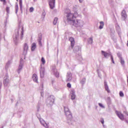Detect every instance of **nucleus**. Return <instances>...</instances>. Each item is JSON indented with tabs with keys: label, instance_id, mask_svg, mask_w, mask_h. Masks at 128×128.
Here are the masks:
<instances>
[{
	"label": "nucleus",
	"instance_id": "f257e3e1",
	"mask_svg": "<svg viewBox=\"0 0 128 128\" xmlns=\"http://www.w3.org/2000/svg\"><path fill=\"white\" fill-rule=\"evenodd\" d=\"M20 39L22 40L24 38V27H22L21 28L16 30L15 33L13 35V40L15 44L18 42V38H20Z\"/></svg>",
	"mask_w": 128,
	"mask_h": 128
},
{
	"label": "nucleus",
	"instance_id": "f03ea898",
	"mask_svg": "<svg viewBox=\"0 0 128 128\" xmlns=\"http://www.w3.org/2000/svg\"><path fill=\"white\" fill-rule=\"evenodd\" d=\"M64 112L66 116L68 124L70 125L72 124L74 122V120H72V112L70 110L68 106H64Z\"/></svg>",
	"mask_w": 128,
	"mask_h": 128
},
{
	"label": "nucleus",
	"instance_id": "7ed1b4c3",
	"mask_svg": "<svg viewBox=\"0 0 128 128\" xmlns=\"http://www.w3.org/2000/svg\"><path fill=\"white\" fill-rule=\"evenodd\" d=\"M78 16V14L77 12H69L66 14V18L68 22H72V24L74 21V18H76Z\"/></svg>",
	"mask_w": 128,
	"mask_h": 128
},
{
	"label": "nucleus",
	"instance_id": "20e7f679",
	"mask_svg": "<svg viewBox=\"0 0 128 128\" xmlns=\"http://www.w3.org/2000/svg\"><path fill=\"white\" fill-rule=\"evenodd\" d=\"M72 24L76 28H82L84 26V22L82 20L76 19L73 21Z\"/></svg>",
	"mask_w": 128,
	"mask_h": 128
},
{
	"label": "nucleus",
	"instance_id": "39448f33",
	"mask_svg": "<svg viewBox=\"0 0 128 128\" xmlns=\"http://www.w3.org/2000/svg\"><path fill=\"white\" fill-rule=\"evenodd\" d=\"M37 118L40 120V122L42 126H44V128H49L50 125H49L48 122L44 121V119L40 118V117L38 116V114H37Z\"/></svg>",
	"mask_w": 128,
	"mask_h": 128
},
{
	"label": "nucleus",
	"instance_id": "423d86ee",
	"mask_svg": "<svg viewBox=\"0 0 128 128\" xmlns=\"http://www.w3.org/2000/svg\"><path fill=\"white\" fill-rule=\"evenodd\" d=\"M24 60L21 59L20 60V63L19 64L18 69L17 70L18 74H20V72H22V68H24Z\"/></svg>",
	"mask_w": 128,
	"mask_h": 128
},
{
	"label": "nucleus",
	"instance_id": "0eeeda50",
	"mask_svg": "<svg viewBox=\"0 0 128 128\" xmlns=\"http://www.w3.org/2000/svg\"><path fill=\"white\" fill-rule=\"evenodd\" d=\"M52 74L55 76L56 78H58V76H60V73L58 72V70H56V66H54L52 68Z\"/></svg>",
	"mask_w": 128,
	"mask_h": 128
},
{
	"label": "nucleus",
	"instance_id": "6e6552de",
	"mask_svg": "<svg viewBox=\"0 0 128 128\" xmlns=\"http://www.w3.org/2000/svg\"><path fill=\"white\" fill-rule=\"evenodd\" d=\"M102 54L104 56V58H108V56H110L111 60H112V64H114V58L112 57V56L110 52L108 53L104 51H102Z\"/></svg>",
	"mask_w": 128,
	"mask_h": 128
},
{
	"label": "nucleus",
	"instance_id": "1a4fd4ad",
	"mask_svg": "<svg viewBox=\"0 0 128 128\" xmlns=\"http://www.w3.org/2000/svg\"><path fill=\"white\" fill-rule=\"evenodd\" d=\"M47 102L48 104H50V106H52L54 102V96H50L47 100Z\"/></svg>",
	"mask_w": 128,
	"mask_h": 128
},
{
	"label": "nucleus",
	"instance_id": "9d476101",
	"mask_svg": "<svg viewBox=\"0 0 128 128\" xmlns=\"http://www.w3.org/2000/svg\"><path fill=\"white\" fill-rule=\"evenodd\" d=\"M72 80V74L70 72H68L66 76V82H70Z\"/></svg>",
	"mask_w": 128,
	"mask_h": 128
},
{
	"label": "nucleus",
	"instance_id": "9b49d317",
	"mask_svg": "<svg viewBox=\"0 0 128 128\" xmlns=\"http://www.w3.org/2000/svg\"><path fill=\"white\" fill-rule=\"evenodd\" d=\"M28 45L26 43L24 44V51L23 54L26 56L28 54Z\"/></svg>",
	"mask_w": 128,
	"mask_h": 128
},
{
	"label": "nucleus",
	"instance_id": "f8f14e48",
	"mask_svg": "<svg viewBox=\"0 0 128 128\" xmlns=\"http://www.w3.org/2000/svg\"><path fill=\"white\" fill-rule=\"evenodd\" d=\"M50 8L52 10L54 8L56 0H48Z\"/></svg>",
	"mask_w": 128,
	"mask_h": 128
},
{
	"label": "nucleus",
	"instance_id": "ddd939ff",
	"mask_svg": "<svg viewBox=\"0 0 128 128\" xmlns=\"http://www.w3.org/2000/svg\"><path fill=\"white\" fill-rule=\"evenodd\" d=\"M116 114H117L118 116L121 120H124V114H122L120 112H116Z\"/></svg>",
	"mask_w": 128,
	"mask_h": 128
},
{
	"label": "nucleus",
	"instance_id": "4468645a",
	"mask_svg": "<svg viewBox=\"0 0 128 128\" xmlns=\"http://www.w3.org/2000/svg\"><path fill=\"white\" fill-rule=\"evenodd\" d=\"M40 78H44V68L41 66L40 68Z\"/></svg>",
	"mask_w": 128,
	"mask_h": 128
},
{
	"label": "nucleus",
	"instance_id": "2eb2a0df",
	"mask_svg": "<svg viewBox=\"0 0 128 128\" xmlns=\"http://www.w3.org/2000/svg\"><path fill=\"white\" fill-rule=\"evenodd\" d=\"M121 16L122 20H126V18H128V16H126V10H123L122 11Z\"/></svg>",
	"mask_w": 128,
	"mask_h": 128
},
{
	"label": "nucleus",
	"instance_id": "dca6fc26",
	"mask_svg": "<svg viewBox=\"0 0 128 128\" xmlns=\"http://www.w3.org/2000/svg\"><path fill=\"white\" fill-rule=\"evenodd\" d=\"M69 40L71 43V47L72 48H74V44H75L74 38L70 37L69 38Z\"/></svg>",
	"mask_w": 128,
	"mask_h": 128
},
{
	"label": "nucleus",
	"instance_id": "f3484780",
	"mask_svg": "<svg viewBox=\"0 0 128 128\" xmlns=\"http://www.w3.org/2000/svg\"><path fill=\"white\" fill-rule=\"evenodd\" d=\"M4 86H8V76H6L4 77Z\"/></svg>",
	"mask_w": 128,
	"mask_h": 128
},
{
	"label": "nucleus",
	"instance_id": "a211bd4d",
	"mask_svg": "<svg viewBox=\"0 0 128 128\" xmlns=\"http://www.w3.org/2000/svg\"><path fill=\"white\" fill-rule=\"evenodd\" d=\"M76 92L74 91V90H72L71 91V98L72 100H76Z\"/></svg>",
	"mask_w": 128,
	"mask_h": 128
},
{
	"label": "nucleus",
	"instance_id": "6ab92c4d",
	"mask_svg": "<svg viewBox=\"0 0 128 128\" xmlns=\"http://www.w3.org/2000/svg\"><path fill=\"white\" fill-rule=\"evenodd\" d=\"M104 86L107 92H110V88H108V83H106V82L104 81Z\"/></svg>",
	"mask_w": 128,
	"mask_h": 128
},
{
	"label": "nucleus",
	"instance_id": "aec40b11",
	"mask_svg": "<svg viewBox=\"0 0 128 128\" xmlns=\"http://www.w3.org/2000/svg\"><path fill=\"white\" fill-rule=\"evenodd\" d=\"M32 78L35 82H38V75H36V74H34L32 75Z\"/></svg>",
	"mask_w": 128,
	"mask_h": 128
},
{
	"label": "nucleus",
	"instance_id": "412c9836",
	"mask_svg": "<svg viewBox=\"0 0 128 128\" xmlns=\"http://www.w3.org/2000/svg\"><path fill=\"white\" fill-rule=\"evenodd\" d=\"M36 48V43H33L32 44V47H31V50L32 52H34V50Z\"/></svg>",
	"mask_w": 128,
	"mask_h": 128
},
{
	"label": "nucleus",
	"instance_id": "4be33fe9",
	"mask_svg": "<svg viewBox=\"0 0 128 128\" xmlns=\"http://www.w3.org/2000/svg\"><path fill=\"white\" fill-rule=\"evenodd\" d=\"M80 47L78 46H76L75 48V49L74 50V52H78V56H79V58H82V56H80Z\"/></svg>",
	"mask_w": 128,
	"mask_h": 128
},
{
	"label": "nucleus",
	"instance_id": "5701e85b",
	"mask_svg": "<svg viewBox=\"0 0 128 128\" xmlns=\"http://www.w3.org/2000/svg\"><path fill=\"white\" fill-rule=\"evenodd\" d=\"M100 26H99V28L100 30H102V28H104V22H100Z\"/></svg>",
	"mask_w": 128,
	"mask_h": 128
},
{
	"label": "nucleus",
	"instance_id": "b1692460",
	"mask_svg": "<svg viewBox=\"0 0 128 128\" xmlns=\"http://www.w3.org/2000/svg\"><path fill=\"white\" fill-rule=\"evenodd\" d=\"M120 62L122 66H124V60L122 57H120Z\"/></svg>",
	"mask_w": 128,
	"mask_h": 128
},
{
	"label": "nucleus",
	"instance_id": "393cba45",
	"mask_svg": "<svg viewBox=\"0 0 128 128\" xmlns=\"http://www.w3.org/2000/svg\"><path fill=\"white\" fill-rule=\"evenodd\" d=\"M88 43L89 44H92L93 42L92 38H89L88 40Z\"/></svg>",
	"mask_w": 128,
	"mask_h": 128
},
{
	"label": "nucleus",
	"instance_id": "a878e982",
	"mask_svg": "<svg viewBox=\"0 0 128 128\" xmlns=\"http://www.w3.org/2000/svg\"><path fill=\"white\" fill-rule=\"evenodd\" d=\"M58 18H54L53 22V24H54V26H56V24H58Z\"/></svg>",
	"mask_w": 128,
	"mask_h": 128
},
{
	"label": "nucleus",
	"instance_id": "bb28decb",
	"mask_svg": "<svg viewBox=\"0 0 128 128\" xmlns=\"http://www.w3.org/2000/svg\"><path fill=\"white\" fill-rule=\"evenodd\" d=\"M42 36H40L38 38V44H39L40 46H42Z\"/></svg>",
	"mask_w": 128,
	"mask_h": 128
},
{
	"label": "nucleus",
	"instance_id": "cd10ccee",
	"mask_svg": "<svg viewBox=\"0 0 128 128\" xmlns=\"http://www.w3.org/2000/svg\"><path fill=\"white\" fill-rule=\"evenodd\" d=\"M10 64H12V62L10 61H8L7 64H6V68H8L9 66H10Z\"/></svg>",
	"mask_w": 128,
	"mask_h": 128
},
{
	"label": "nucleus",
	"instance_id": "c85d7f7f",
	"mask_svg": "<svg viewBox=\"0 0 128 128\" xmlns=\"http://www.w3.org/2000/svg\"><path fill=\"white\" fill-rule=\"evenodd\" d=\"M41 62L42 64H46V60H44V57L42 58Z\"/></svg>",
	"mask_w": 128,
	"mask_h": 128
},
{
	"label": "nucleus",
	"instance_id": "c756f323",
	"mask_svg": "<svg viewBox=\"0 0 128 128\" xmlns=\"http://www.w3.org/2000/svg\"><path fill=\"white\" fill-rule=\"evenodd\" d=\"M86 82V78H84L82 79V80L80 81V83L82 84H84V83Z\"/></svg>",
	"mask_w": 128,
	"mask_h": 128
},
{
	"label": "nucleus",
	"instance_id": "7c9ffc66",
	"mask_svg": "<svg viewBox=\"0 0 128 128\" xmlns=\"http://www.w3.org/2000/svg\"><path fill=\"white\" fill-rule=\"evenodd\" d=\"M18 5L17 4L16 6V14H18Z\"/></svg>",
	"mask_w": 128,
	"mask_h": 128
},
{
	"label": "nucleus",
	"instance_id": "2f4dec72",
	"mask_svg": "<svg viewBox=\"0 0 128 128\" xmlns=\"http://www.w3.org/2000/svg\"><path fill=\"white\" fill-rule=\"evenodd\" d=\"M34 10V8L30 7V8L29 12H33Z\"/></svg>",
	"mask_w": 128,
	"mask_h": 128
},
{
	"label": "nucleus",
	"instance_id": "473e14b6",
	"mask_svg": "<svg viewBox=\"0 0 128 128\" xmlns=\"http://www.w3.org/2000/svg\"><path fill=\"white\" fill-rule=\"evenodd\" d=\"M98 106H100V108H104V104H102L101 103H98Z\"/></svg>",
	"mask_w": 128,
	"mask_h": 128
},
{
	"label": "nucleus",
	"instance_id": "72a5a7b5",
	"mask_svg": "<svg viewBox=\"0 0 128 128\" xmlns=\"http://www.w3.org/2000/svg\"><path fill=\"white\" fill-rule=\"evenodd\" d=\"M6 11L7 14H10V7L6 8Z\"/></svg>",
	"mask_w": 128,
	"mask_h": 128
},
{
	"label": "nucleus",
	"instance_id": "f704fd0d",
	"mask_svg": "<svg viewBox=\"0 0 128 128\" xmlns=\"http://www.w3.org/2000/svg\"><path fill=\"white\" fill-rule=\"evenodd\" d=\"M100 122L102 124H103V126H104V118L101 119Z\"/></svg>",
	"mask_w": 128,
	"mask_h": 128
},
{
	"label": "nucleus",
	"instance_id": "c9c22d12",
	"mask_svg": "<svg viewBox=\"0 0 128 128\" xmlns=\"http://www.w3.org/2000/svg\"><path fill=\"white\" fill-rule=\"evenodd\" d=\"M19 4L20 6H22V0H19Z\"/></svg>",
	"mask_w": 128,
	"mask_h": 128
},
{
	"label": "nucleus",
	"instance_id": "e433bc0d",
	"mask_svg": "<svg viewBox=\"0 0 128 128\" xmlns=\"http://www.w3.org/2000/svg\"><path fill=\"white\" fill-rule=\"evenodd\" d=\"M124 92H120V96H124Z\"/></svg>",
	"mask_w": 128,
	"mask_h": 128
},
{
	"label": "nucleus",
	"instance_id": "4c0bfd02",
	"mask_svg": "<svg viewBox=\"0 0 128 128\" xmlns=\"http://www.w3.org/2000/svg\"><path fill=\"white\" fill-rule=\"evenodd\" d=\"M42 16H43V18H44L46 16V12H42Z\"/></svg>",
	"mask_w": 128,
	"mask_h": 128
},
{
	"label": "nucleus",
	"instance_id": "58836bf2",
	"mask_svg": "<svg viewBox=\"0 0 128 128\" xmlns=\"http://www.w3.org/2000/svg\"><path fill=\"white\" fill-rule=\"evenodd\" d=\"M67 86H68V88H72V84H70V83H68L67 84Z\"/></svg>",
	"mask_w": 128,
	"mask_h": 128
},
{
	"label": "nucleus",
	"instance_id": "ea45409f",
	"mask_svg": "<svg viewBox=\"0 0 128 128\" xmlns=\"http://www.w3.org/2000/svg\"><path fill=\"white\" fill-rule=\"evenodd\" d=\"M117 54H118V58H119L120 59V58H122V55H120V53H118Z\"/></svg>",
	"mask_w": 128,
	"mask_h": 128
},
{
	"label": "nucleus",
	"instance_id": "a19ab883",
	"mask_svg": "<svg viewBox=\"0 0 128 128\" xmlns=\"http://www.w3.org/2000/svg\"><path fill=\"white\" fill-rule=\"evenodd\" d=\"M20 10L21 12L22 13V6H20Z\"/></svg>",
	"mask_w": 128,
	"mask_h": 128
},
{
	"label": "nucleus",
	"instance_id": "79ce46f5",
	"mask_svg": "<svg viewBox=\"0 0 128 128\" xmlns=\"http://www.w3.org/2000/svg\"><path fill=\"white\" fill-rule=\"evenodd\" d=\"M116 30H117L118 32H120V27H118V26L116 28Z\"/></svg>",
	"mask_w": 128,
	"mask_h": 128
},
{
	"label": "nucleus",
	"instance_id": "37998d69",
	"mask_svg": "<svg viewBox=\"0 0 128 128\" xmlns=\"http://www.w3.org/2000/svg\"><path fill=\"white\" fill-rule=\"evenodd\" d=\"M0 2H4V4H6V0H0Z\"/></svg>",
	"mask_w": 128,
	"mask_h": 128
},
{
	"label": "nucleus",
	"instance_id": "c03bdc74",
	"mask_svg": "<svg viewBox=\"0 0 128 128\" xmlns=\"http://www.w3.org/2000/svg\"><path fill=\"white\" fill-rule=\"evenodd\" d=\"M41 96H44V92H41Z\"/></svg>",
	"mask_w": 128,
	"mask_h": 128
},
{
	"label": "nucleus",
	"instance_id": "a18cd8bd",
	"mask_svg": "<svg viewBox=\"0 0 128 128\" xmlns=\"http://www.w3.org/2000/svg\"><path fill=\"white\" fill-rule=\"evenodd\" d=\"M79 0L80 2V3L82 2V0Z\"/></svg>",
	"mask_w": 128,
	"mask_h": 128
},
{
	"label": "nucleus",
	"instance_id": "49530a36",
	"mask_svg": "<svg viewBox=\"0 0 128 128\" xmlns=\"http://www.w3.org/2000/svg\"><path fill=\"white\" fill-rule=\"evenodd\" d=\"M2 88V84H0V90Z\"/></svg>",
	"mask_w": 128,
	"mask_h": 128
},
{
	"label": "nucleus",
	"instance_id": "de8ad7c7",
	"mask_svg": "<svg viewBox=\"0 0 128 128\" xmlns=\"http://www.w3.org/2000/svg\"><path fill=\"white\" fill-rule=\"evenodd\" d=\"M36 1V0H34V2H35Z\"/></svg>",
	"mask_w": 128,
	"mask_h": 128
},
{
	"label": "nucleus",
	"instance_id": "09e8293b",
	"mask_svg": "<svg viewBox=\"0 0 128 128\" xmlns=\"http://www.w3.org/2000/svg\"><path fill=\"white\" fill-rule=\"evenodd\" d=\"M17 0V2H18V0Z\"/></svg>",
	"mask_w": 128,
	"mask_h": 128
}]
</instances>
